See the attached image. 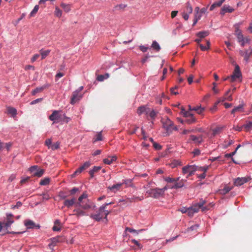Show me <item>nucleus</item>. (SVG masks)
Here are the masks:
<instances>
[{"mask_svg":"<svg viewBox=\"0 0 252 252\" xmlns=\"http://www.w3.org/2000/svg\"><path fill=\"white\" fill-rule=\"evenodd\" d=\"M172 188L173 186H169L168 185H166L163 189H160L156 188L154 189H151L150 190H147L146 192L150 197L158 198L160 195H161L165 190H167L168 189H172Z\"/></svg>","mask_w":252,"mask_h":252,"instance_id":"1","label":"nucleus"},{"mask_svg":"<svg viewBox=\"0 0 252 252\" xmlns=\"http://www.w3.org/2000/svg\"><path fill=\"white\" fill-rule=\"evenodd\" d=\"M180 113L186 118L185 122L187 124L190 125L196 122L197 120L193 114L191 112L186 111L183 107L181 108Z\"/></svg>","mask_w":252,"mask_h":252,"instance_id":"2","label":"nucleus"},{"mask_svg":"<svg viewBox=\"0 0 252 252\" xmlns=\"http://www.w3.org/2000/svg\"><path fill=\"white\" fill-rule=\"evenodd\" d=\"M163 127L166 131L167 134L168 135L172 132L173 130V122L167 117H165L161 119Z\"/></svg>","mask_w":252,"mask_h":252,"instance_id":"3","label":"nucleus"},{"mask_svg":"<svg viewBox=\"0 0 252 252\" xmlns=\"http://www.w3.org/2000/svg\"><path fill=\"white\" fill-rule=\"evenodd\" d=\"M63 114L61 111L54 110L52 114L49 117V119L53 121V123H62Z\"/></svg>","mask_w":252,"mask_h":252,"instance_id":"4","label":"nucleus"},{"mask_svg":"<svg viewBox=\"0 0 252 252\" xmlns=\"http://www.w3.org/2000/svg\"><path fill=\"white\" fill-rule=\"evenodd\" d=\"M104 209H105V206H100L96 214L90 215V218L97 221H100L104 217Z\"/></svg>","mask_w":252,"mask_h":252,"instance_id":"5","label":"nucleus"},{"mask_svg":"<svg viewBox=\"0 0 252 252\" xmlns=\"http://www.w3.org/2000/svg\"><path fill=\"white\" fill-rule=\"evenodd\" d=\"M205 202L204 200L201 199L198 203L193 204L190 207L195 213L198 212L200 209H201L202 211L204 212L209 209L208 207L203 206Z\"/></svg>","mask_w":252,"mask_h":252,"instance_id":"6","label":"nucleus"},{"mask_svg":"<svg viewBox=\"0 0 252 252\" xmlns=\"http://www.w3.org/2000/svg\"><path fill=\"white\" fill-rule=\"evenodd\" d=\"M29 171L32 174L33 176L38 177H41L45 171L43 169H38L37 165L31 166L29 169Z\"/></svg>","mask_w":252,"mask_h":252,"instance_id":"7","label":"nucleus"},{"mask_svg":"<svg viewBox=\"0 0 252 252\" xmlns=\"http://www.w3.org/2000/svg\"><path fill=\"white\" fill-rule=\"evenodd\" d=\"M197 167L195 165H187L182 168L183 173L185 174L188 173V176L192 175L194 172L197 170Z\"/></svg>","mask_w":252,"mask_h":252,"instance_id":"8","label":"nucleus"},{"mask_svg":"<svg viewBox=\"0 0 252 252\" xmlns=\"http://www.w3.org/2000/svg\"><path fill=\"white\" fill-rule=\"evenodd\" d=\"M242 76L240 68L238 65H236L235 67L233 74L230 76V81L233 82L239 79Z\"/></svg>","mask_w":252,"mask_h":252,"instance_id":"9","label":"nucleus"},{"mask_svg":"<svg viewBox=\"0 0 252 252\" xmlns=\"http://www.w3.org/2000/svg\"><path fill=\"white\" fill-rule=\"evenodd\" d=\"M24 225L27 227V229H39L40 226L39 224H36L34 222L31 220H26L24 221Z\"/></svg>","mask_w":252,"mask_h":252,"instance_id":"10","label":"nucleus"},{"mask_svg":"<svg viewBox=\"0 0 252 252\" xmlns=\"http://www.w3.org/2000/svg\"><path fill=\"white\" fill-rule=\"evenodd\" d=\"M240 54L244 57V60L248 62L249 60V58L252 55V49L251 48H249L248 49L246 50L245 51H240Z\"/></svg>","mask_w":252,"mask_h":252,"instance_id":"11","label":"nucleus"},{"mask_svg":"<svg viewBox=\"0 0 252 252\" xmlns=\"http://www.w3.org/2000/svg\"><path fill=\"white\" fill-rule=\"evenodd\" d=\"M13 215L12 214H7L6 215V221L3 222L6 230L14 222Z\"/></svg>","mask_w":252,"mask_h":252,"instance_id":"12","label":"nucleus"},{"mask_svg":"<svg viewBox=\"0 0 252 252\" xmlns=\"http://www.w3.org/2000/svg\"><path fill=\"white\" fill-rule=\"evenodd\" d=\"M150 108L149 107H147V106H144V105L141 106L137 108V113L139 115H140L142 114H145L147 116V117L148 118V114H149V112H150Z\"/></svg>","mask_w":252,"mask_h":252,"instance_id":"13","label":"nucleus"},{"mask_svg":"<svg viewBox=\"0 0 252 252\" xmlns=\"http://www.w3.org/2000/svg\"><path fill=\"white\" fill-rule=\"evenodd\" d=\"M82 96V95L79 94L78 91H74L72 93L70 103L72 104H75L81 99Z\"/></svg>","mask_w":252,"mask_h":252,"instance_id":"14","label":"nucleus"},{"mask_svg":"<svg viewBox=\"0 0 252 252\" xmlns=\"http://www.w3.org/2000/svg\"><path fill=\"white\" fill-rule=\"evenodd\" d=\"M251 179L249 177L238 178L235 179L234 184L236 186H240L244 183L248 182Z\"/></svg>","mask_w":252,"mask_h":252,"instance_id":"15","label":"nucleus"},{"mask_svg":"<svg viewBox=\"0 0 252 252\" xmlns=\"http://www.w3.org/2000/svg\"><path fill=\"white\" fill-rule=\"evenodd\" d=\"M245 106V104L244 103H242L239 104L238 106L235 107L231 111V113L232 114H234L235 113H243L244 112V107Z\"/></svg>","mask_w":252,"mask_h":252,"instance_id":"16","label":"nucleus"},{"mask_svg":"<svg viewBox=\"0 0 252 252\" xmlns=\"http://www.w3.org/2000/svg\"><path fill=\"white\" fill-rule=\"evenodd\" d=\"M52 243L49 245L50 247L51 245H55L57 243L62 242L64 241V238L61 236H58L50 239Z\"/></svg>","mask_w":252,"mask_h":252,"instance_id":"17","label":"nucleus"},{"mask_svg":"<svg viewBox=\"0 0 252 252\" xmlns=\"http://www.w3.org/2000/svg\"><path fill=\"white\" fill-rule=\"evenodd\" d=\"M189 140L192 141L195 144H199L203 142L202 135H200L198 136H196L191 135L190 136Z\"/></svg>","mask_w":252,"mask_h":252,"instance_id":"18","label":"nucleus"},{"mask_svg":"<svg viewBox=\"0 0 252 252\" xmlns=\"http://www.w3.org/2000/svg\"><path fill=\"white\" fill-rule=\"evenodd\" d=\"M143 199V197H137V196H132L131 197H128L126 198L125 200H120V202L125 201L126 203H131L133 202H136L137 201H141Z\"/></svg>","mask_w":252,"mask_h":252,"instance_id":"19","label":"nucleus"},{"mask_svg":"<svg viewBox=\"0 0 252 252\" xmlns=\"http://www.w3.org/2000/svg\"><path fill=\"white\" fill-rule=\"evenodd\" d=\"M123 185V183H118L113 185L112 186L108 187L107 189L113 192H116L121 189Z\"/></svg>","mask_w":252,"mask_h":252,"instance_id":"20","label":"nucleus"},{"mask_svg":"<svg viewBox=\"0 0 252 252\" xmlns=\"http://www.w3.org/2000/svg\"><path fill=\"white\" fill-rule=\"evenodd\" d=\"M233 11L234 9L231 8L230 6L226 5H224L223 7L221 8L220 13L221 15H224L226 12L231 13Z\"/></svg>","mask_w":252,"mask_h":252,"instance_id":"21","label":"nucleus"},{"mask_svg":"<svg viewBox=\"0 0 252 252\" xmlns=\"http://www.w3.org/2000/svg\"><path fill=\"white\" fill-rule=\"evenodd\" d=\"M88 197V195L86 192H83V193L79 197L78 201L76 203L75 206L78 207V205H80L81 203L83 202H85V201H83V199H86L87 201L89 200L87 199Z\"/></svg>","mask_w":252,"mask_h":252,"instance_id":"22","label":"nucleus"},{"mask_svg":"<svg viewBox=\"0 0 252 252\" xmlns=\"http://www.w3.org/2000/svg\"><path fill=\"white\" fill-rule=\"evenodd\" d=\"M75 201V198H72L71 199H65L63 202V204L65 206L70 208L73 205H75L76 203Z\"/></svg>","mask_w":252,"mask_h":252,"instance_id":"23","label":"nucleus"},{"mask_svg":"<svg viewBox=\"0 0 252 252\" xmlns=\"http://www.w3.org/2000/svg\"><path fill=\"white\" fill-rule=\"evenodd\" d=\"M143 230H144V229H139V230H135V229H134L133 228H129V227H126V231H128L129 232L132 233L133 234V235L135 236H137L139 233V232H140Z\"/></svg>","mask_w":252,"mask_h":252,"instance_id":"24","label":"nucleus"},{"mask_svg":"<svg viewBox=\"0 0 252 252\" xmlns=\"http://www.w3.org/2000/svg\"><path fill=\"white\" fill-rule=\"evenodd\" d=\"M48 86L46 85L41 87H37L32 91V95H35L36 94L42 92L45 89L48 88Z\"/></svg>","mask_w":252,"mask_h":252,"instance_id":"25","label":"nucleus"},{"mask_svg":"<svg viewBox=\"0 0 252 252\" xmlns=\"http://www.w3.org/2000/svg\"><path fill=\"white\" fill-rule=\"evenodd\" d=\"M116 159H117V157L116 156L109 157L107 158H104L103 159V162L105 164H110L116 160Z\"/></svg>","mask_w":252,"mask_h":252,"instance_id":"26","label":"nucleus"},{"mask_svg":"<svg viewBox=\"0 0 252 252\" xmlns=\"http://www.w3.org/2000/svg\"><path fill=\"white\" fill-rule=\"evenodd\" d=\"M101 169V166H94L93 168L89 171V174L91 178H93L94 174L98 172Z\"/></svg>","mask_w":252,"mask_h":252,"instance_id":"27","label":"nucleus"},{"mask_svg":"<svg viewBox=\"0 0 252 252\" xmlns=\"http://www.w3.org/2000/svg\"><path fill=\"white\" fill-rule=\"evenodd\" d=\"M7 112L8 114L11 115V116L13 117H14L17 114V110L13 107H7Z\"/></svg>","mask_w":252,"mask_h":252,"instance_id":"28","label":"nucleus"},{"mask_svg":"<svg viewBox=\"0 0 252 252\" xmlns=\"http://www.w3.org/2000/svg\"><path fill=\"white\" fill-rule=\"evenodd\" d=\"M52 229L54 231H59L61 230V222L59 220H57L55 221Z\"/></svg>","mask_w":252,"mask_h":252,"instance_id":"29","label":"nucleus"},{"mask_svg":"<svg viewBox=\"0 0 252 252\" xmlns=\"http://www.w3.org/2000/svg\"><path fill=\"white\" fill-rule=\"evenodd\" d=\"M236 32L239 42H242V41L245 40V38L244 37L241 31L238 28L236 29Z\"/></svg>","mask_w":252,"mask_h":252,"instance_id":"30","label":"nucleus"},{"mask_svg":"<svg viewBox=\"0 0 252 252\" xmlns=\"http://www.w3.org/2000/svg\"><path fill=\"white\" fill-rule=\"evenodd\" d=\"M230 91L231 90L229 89L226 92V93L224 94V96L223 97H222L221 99H220V102H222L225 100H228L230 101L232 100L233 98L232 97V95H230L228 96H226V95L230 92Z\"/></svg>","mask_w":252,"mask_h":252,"instance_id":"31","label":"nucleus"},{"mask_svg":"<svg viewBox=\"0 0 252 252\" xmlns=\"http://www.w3.org/2000/svg\"><path fill=\"white\" fill-rule=\"evenodd\" d=\"M192 109L193 111H196L197 113L199 115H201L205 110V108L201 107L200 106L192 107Z\"/></svg>","mask_w":252,"mask_h":252,"instance_id":"32","label":"nucleus"},{"mask_svg":"<svg viewBox=\"0 0 252 252\" xmlns=\"http://www.w3.org/2000/svg\"><path fill=\"white\" fill-rule=\"evenodd\" d=\"M223 2L221 1V0H219L218 1H216L214 2L213 4L211 5L210 8V10L211 11H212L216 7H220L221 6V5L222 4Z\"/></svg>","mask_w":252,"mask_h":252,"instance_id":"33","label":"nucleus"},{"mask_svg":"<svg viewBox=\"0 0 252 252\" xmlns=\"http://www.w3.org/2000/svg\"><path fill=\"white\" fill-rule=\"evenodd\" d=\"M50 53V50H44L43 49H41L40 50V53L41 56V59L42 60L45 59Z\"/></svg>","mask_w":252,"mask_h":252,"instance_id":"34","label":"nucleus"},{"mask_svg":"<svg viewBox=\"0 0 252 252\" xmlns=\"http://www.w3.org/2000/svg\"><path fill=\"white\" fill-rule=\"evenodd\" d=\"M184 183L183 180L179 181L178 179L177 181H175L174 180V188H180L184 186Z\"/></svg>","mask_w":252,"mask_h":252,"instance_id":"35","label":"nucleus"},{"mask_svg":"<svg viewBox=\"0 0 252 252\" xmlns=\"http://www.w3.org/2000/svg\"><path fill=\"white\" fill-rule=\"evenodd\" d=\"M246 131H249L252 129V122H249L243 125Z\"/></svg>","mask_w":252,"mask_h":252,"instance_id":"36","label":"nucleus"},{"mask_svg":"<svg viewBox=\"0 0 252 252\" xmlns=\"http://www.w3.org/2000/svg\"><path fill=\"white\" fill-rule=\"evenodd\" d=\"M208 35L209 32L207 31L200 32L196 34V35L200 38H204L208 36Z\"/></svg>","mask_w":252,"mask_h":252,"instance_id":"37","label":"nucleus"},{"mask_svg":"<svg viewBox=\"0 0 252 252\" xmlns=\"http://www.w3.org/2000/svg\"><path fill=\"white\" fill-rule=\"evenodd\" d=\"M50 182V179L48 177H46L43 179L41 180L40 182V185L41 186H46L49 184Z\"/></svg>","mask_w":252,"mask_h":252,"instance_id":"38","label":"nucleus"},{"mask_svg":"<svg viewBox=\"0 0 252 252\" xmlns=\"http://www.w3.org/2000/svg\"><path fill=\"white\" fill-rule=\"evenodd\" d=\"M73 212L75 213L74 215H75L78 217L86 215V213L85 212L79 209H75L73 210Z\"/></svg>","mask_w":252,"mask_h":252,"instance_id":"39","label":"nucleus"},{"mask_svg":"<svg viewBox=\"0 0 252 252\" xmlns=\"http://www.w3.org/2000/svg\"><path fill=\"white\" fill-rule=\"evenodd\" d=\"M61 6L65 12H68L70 10V6L69 4L62 3L61 4Z\"/></svg>","mask_w":252,"mask_h":252,"instance_id":"40","label":"nucleus"},{"mask_svg":"<svg viewBox=\"0 0 252 252\" xmlns=\"http://www.w3.org/2000/svg\"><path fill=\"white\" fill-rule=\"evenodd\" d=\"M222 129V127H220V126L217 127L215 128L214 129H213V136H215L216 135L220 133L221 132Z\"/></svg>","mask_w":252,"mask_h":252,"instance_id":"41","label":"nucleus"},{"mask_svg":"<svg viewBox=\"0 0 252 252\" xmlns=\"http://www.w3.org/2000/svg\"><path fill=\"white\" fill-rule=\"evenodd\" d=\"M152 47L156 50L157 51H159V50L160 49V46L158 44V43L156 41H154L153 42V43L152 44Z\"/></svg>","mask_w":252,"mask_h":252,"instance_id":"42","label":"nucleus"},{"mask_svg":"<svg viewBox=\"0 0 252 252\" xmlns=\"http://www.w3.org/2000/svg\"><path fill=\"white\" fill-rule=\"evenodd\" d=\"M232 188L228 186H225L223 189L220 190V193L225 194L231 190Z\"/></svg>","mask_w":252,"mask_h":252,"instance_id":"43","label":"nucleus"},{"mask_svg":"<svg viewBox=\"0 0 252 252\" xmlns=\"http://www.w3.org/2000/svg\"><path fill=\"white\" fill-rule=\"evenodd\" d=\"M85 202L81 203V205H78V206L81 207L82 208H83V209H85V210H88V209L91 208V206L87 203H85Z\"/></svg>","mask_w":252,"mask_h":252,"instance_id":"44","label":"nucleus"},{"mask_svg":"<svg viewBox=\"0 0 252 252\" xmlns=\"http://www.w3.org/2000/svg\"><path fill=\"white\" fill-rule=\"evenodd\" d=\"M234 143V141L233 140L229 139V140H226L224 141V144L223 145V148H226L231 145L233 144Z\"/></svg>","mask_w":252,"mask_h":252,"instance_id":"45","label":"nucleus"},{"mask_svg":"<svg viewBox=\"0 0 252 252\" xmlns=\"http://www.w3.org/2000/svg\"><path fill=\"white\" fill-rule=\"evenodd\" d=\"M148 116L152 119H155L157 116V113L153 110L150 108V112H149Z\"/></svg>","mask_w":252,"mask_h":252,"instance_id":"46","label":"nucleus"},{"mask_svg":"<svg viewBox=\"0 0 252 252\" xmlns=\"http://www.w3.org/2000/svg\"><path fill=\"white\" fill-rule=\"evenodd\" d=\"M84 170H85L83 167L81 166L78 168L76 171L74 172V173L71 175L72 177H74L76 175L79 174L81 173Z\"/></svg>","mask_w":252,"mask_h":252,"instance_id":"47","label":"nucleus"},{"mask_svg":"<svg viewBox=\"0 0 252 252\" xmlns=\"http://www.w3.org/2000/svg\"><path fill=\"white\" fill-rule=\"evenodd\" d=\"M54 14L58 17H61L62 15V11L58 7H56L55 10Z\"/></svg>","mask_w":252,"mask_h":252,"instance_id":"48","label":"nucleus"},{"mask_svg":"<svg viewBox=\"0 0 252 252\" xmlns=\"http://www.w3.org/2000/svg\"><path fill=\"white\" fill-rule=\"evenodd\" d=\"M60 145V143L59 142H56V143L52 144L50 148L52 150H57L59 148Z\"/></svg>","mask_w":252,"mask_h":252,"instance_id":"49","label":"nucleus"},{"mask_svg":"<svg viewBox=\"0 0 252 252\" xmlns=\"http://www.w3.org/2000/svg\"><path fill=\"white\" fill-rule=\"evenodd\" d=\"M39 9V6L38 5H36L33 9L32 11V12L30 13V16L33 17L35 15V14L37 13Z\"/></svg>","mask_w":252,"mask_h":252,"instance_id":"50","label":"nucleus"},{"mask_svg":"<svg viewBox=\"0 0 252 252\" xmlns=\"http://www.w3.org/2000/svg\"><path fill=\"white\" fill-rule=\"evenodd\" d=\"M186 13L189 14H190L192 12V8L189 3H187V6L186 7Z\"/></svg>","mask_w":252,"mask_h":252,"instance_id":"51","label":"nucleus"},{"mask_svg":"<svg viewBox=\"0 0 252 252\" xmlns=\"http://www.w3.org/2000/svg\"><path fill=\"white\" fill-rule=\"evenodd\" d=\"M101 140H102V135L101 132H100L96 135V137L94 139V142Z\"/></svg>","mask_w":252,"mask_h":252,"instance_id":"52","label":"nucleus"},{"mask_svg":"<svg viewBox=\"0 0 252 252\" xmlns=\"http://www.w3.org/2000/svg\"><path fill=\"white\" fill-rule=\"evenodd\" d=\"M185 212H186V213H187L188 215L190 217H192L194 213H195V212H194V211L192 210L191 207H189L186 209Z\"/></svg>","mask_w":252,"mask_h":252,"instance_id":"53","label":"nucleus"},{"mask_svg":"<svg viewBox=\"0 0 252 252\" xmlns=\"http://www.w3.org/2000/svg\"><path fill=\"white\" fill-rule=\"evenodd\" d=\"M165 181L168 183L167 185L170 186H173V179L170 177H166L165 178Z\"/></svg>","mask_w":252,"mask_h":252,"instance_id":"54","label":"nucleus"},{"mask_svg":"<svg viewBox=\"0 0 252 252\" xmlns=\"http://www.w3.org/2000/svg\"><path fill=\"white\" fill-rule=\"evenodd\" d=\"M220 102V100H218L215 103L213 107L210 108V111L212 112H214L217 109V105Z\"/></svg>","mask_w":252,"mask_h":252,"instance_id":"55","label":"nucleus"},{"mask_svg":"<svg viewBox=\"0 0 252 252\" xmlns=\"http://www.w3.org/2000/svg\"><path fill=\"white\" fill-rule=\"evenodd\" d=\"M131 241L132 243H133L135 245H136L137 246L138 248L140 249L142 248V246L140 243H139V242L137 240H136L135 239H132V240H131Z\"/></svg>","mask_w":252,"mask_h":252,"instance_id":"56","label":"nucleus"},{"mask_svg":"<svg viewBox=\"0 0 252 252\" xmlns=\"http://www.w3.org/2000/svg\"><path fill=\"white\" fill-rule=\"evenodd\" d=\"M63 118H62V119H63L62 120V122L67 123L70 121V118L69 117H66L64 114H63Z\"/></svg>","mask_w":252,"mask_h":252,"instance_id":"57","label":"nucleus"},{"mask_svg":"<svg viewBox=\"0 0 252 252\" xmlns=\"http://www.w3.org/2000/svg\"><path fill=\"white\" fill-rule=\"evenodd\" d=\"M42 195L43 196V200H47L50 198V196L47 192L44 193Z\"/></svg>","mask_w":252,"mask_h":252,"instance_id":"58","label":"nucleus"},{"mask_svg":"<svg viewBox=\"0 0 252 252\" xmlns=\"http://www.w3.org/2000/svg\"><path fill=\"white\" fill-rule=\"evenodd\" d=\"M153 145L154 148L156 150H160L161 149V146L155 142H153Z\"/></svg>","mask_w":252,"mask_h":252,"instance_id":"59","label":"nucleus"},{"mask_svg":"<svg viewBox=\"0 0 252 252\" xmlns=\"http://www.w3.org/2000/svg\"><path fill=\"white\" fill-rule=\"evenodd\" d=\"M236 153V150H235V151L231 153H229V154H226L225 155V158H232V157L235 155V154Z\"/></svg>","mask_w":252,"mask_h":252,"instance_id":"60","label":"nucleus"},{"mask_svg":"<svg viewBox=\"0 0 252 252\" xmlns=\"http://www.w3.org/2000/svg\"><path fill=\"white\" fill-rule=\"evenodd\" d=\"M91 165V163L89 161H86L85 162L83 165L81 166L83 167L84 169H86L89 167Z\"/></svg>","mask_w":252,"mask_h":252,"instance_id":"61","label":"nucleus"},{"mask_svg":"<svg viewBox=\"0 0 252 252\" xmlns=\"http://www.w3.org/2000/svg\"><path fill=\"white\" fill-rule=\"evenodd\" d=\"M52 140L51 139H48L45 141V145L48 147V148H50L51 146L52 145Z\"/></svg>","mask_w":252,"mask_h":252,"instance_id":"62","label":"nucleus"},{"mask_svg":"<svg viewBox=\"0 0 252 252\" xmlns=\"http://www.w3.org/2000/svg\"><path fill=\"white\" fill-rule=\"evenodd\" d=\"M40 55L39 54H35L33 55V56L31 59V62L33 63L39 57Z\"/></svg>","mask_w":252,"mask_h":252,"instance_id":"63","label":"nucleus"},{"mask_svg":"<svg viewBox=\"0 0 252 252\" xmlns=\"http://www.w3.org/2000/svg\"><path fill=\"white\" fill-rule=\"evenodd\" d=\"M139 49H140V50L141 51H142L143 52H146L147 50L148 49V47H146V46H143V45H140L139 46Z\"/></svg>","mask_w":252,"mask_h":252,"instance_id":"64","label":"nucleus"}]
</instances>
